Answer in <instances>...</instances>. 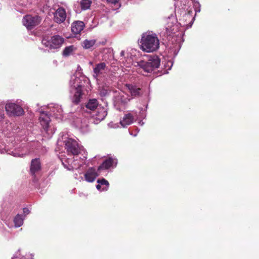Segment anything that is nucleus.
<instances>
[{"instance_id": "obj_1", "label": "nucleus", "mask_w": 259, "mask_h": 259, "mask_svg": "<svg viewBox=\"0 0 259 259\" xmlns=\"http://www.w3.org/2000/svg\"><path fill=\"white\" fill-rule=\"evenodd\" d=\"M140 42L141 49L147 53L153 52L159 47V40L156 34L143 36Z\"/></svg>"}, {"instance_id": "obj_2", "label": "nucleus", "mask_w": 259, "mask_h": 259, "mask_svg": "<svg viewBox=\"0 0 259 259\" xmlns=\"http://www.w3.org/2000/svg\"><path fill=\"white\" fill-rule=\"evenodd\" d=\"M160 59L157 56H151L148 61L141 60L137 62L138 66L145 72H151L155 69L158 68L160 65Z\"/></svg>"}, {"instance_id": "obj_3", "label": "nucleus", "mask_w": 259, "mask_h": 259, "mask_svg": "<svg viewBox=\"0 0 259 259\" xmlns=\"http://www.w3.org/2000/svg\"><path fill=\"white\" fill-rule=\"evenodd\" d=\"M64 42V38L59 35H55L52 37L45 36L43 37L42 44L50 49H55L60 48Z\"/></svg>"}, {"instance_id": "obj_4", "label": "nucleus", "mask_w": 259, "mask_h": 259, "mask_svg": "<svg viewBox=\"0 0 259 259\" xmlns=\"http://www.w3.org/2000/svg\"><path fill=\"white\" fill-rule=\"evenodd\" d=\"M41 18L38 15H26L23 17L22 22L28 30H31L39 25Z\"/></svg>"}, {"instance_id": "obj_5", "label": "nucleus", "mask_w": 259, "mask_h": 259, "mask_svg": "<svg viewBox=\"0 0 259 259\" xmlns=\"http://www.w3.org/2000/svg\"><path fill=\"white\" fill-rule=\"evenodd\" d=\"M65 148L69 155H78L80 153V149L78 143L72 139L64 141Z\"/></svg>"}, {"instance_id": "obj_6", "label": "nucleus", "mask_w": 259, "mask_h": 259, "mask_svg": "<svg viewBox=\"0 0 259 259\" xmlns=\"http://www.w3.org/2000/svg\"><path fill=\"white\" fill-rule=\"evenodd\" d=\"M5 109L10 116H20L24 113V110L20 106L13 103L7 104Z\"/></svg>"}, {"instance_id": "obj_7", "label": "nucleus", "mask_w": 259, "mask_h": 259, "mask_svg": "<svg viewBox=\"0 0 259 259\" xmlns=\"http://www.w3.org/2000/svg\"><path fill=\"white\" fill-rule=\"evenodd\" d=\"M66 18V11L62 7L58 8L54 14V20L58 24H61L64 22Z\"/></svg>"}, {"instance_id": "obj_8", "label": "nucleus", "mask_w": 259, "mask_h": 259, "mask_svg": "<svg viewBox=\"0 0 259 259\" xmlns=\"http://www.w3.org/2000/svg\"><path fill=\"white\" fill-rule=\"evenodd\" d=\"M107 69V65L104 62H101L96 64L93 69L94 73V76L97 78L98 77L103 74Z\"/></svg>"}, {"instance_id": "obj_9", "label": "nucleus", "mask_w": 259, "mask_h": 259, "mask_svg": "<svg viewBox=\"0 0 259 259\" xmlns=\"http://www.w3.org/2000/svg\"><path fill=\"white\" fill-rule=\"evenodd\" d=\"M85 27V24L81 21H75L71 24V31L75 34H80Z\"/></svg>"}, {"instance_id": "obj_10", "label": "nucleus", "mask_w": 259, "mask_h": 259, "mask_svg": "<svg viewBox=\"0 0 259 259\" xmlns=\"http://www.w3.org/2000/svg\"><path fill=\"white\" fill-rule=\"evenodd\" d=\"M83 87L84 86L81 84H77L75 88V92L72 98V102L75 104H78L80 102L83 95L82 89Z\"/></svg>"}, {"instance_id": "obj_11", "label": "nucleus", "mask_w": 259, "mask_h": 259, "mask_svg": "<svg viewBox=\"0 0 259 259\" xmlns=\"http://www.w3.org/2000/svg\"><path fill=\"white\" fill-rule=\"evenodd\" d=\"M41 169V163L39 158H35L31 160L30 171L32 175L34 176L35 174Z\"/></svg>"}, {"instance_id": "obj_12", "label": "nucleus", "mask_w": 259, "mask_h": 259, "mask_svg": "<svg viewBox=\"0 0 259 259\" xmlns=\"http://www.w3.org/2000/svg\"><path fill=\"white\" fill-rule=\"evenodd\" d=\"M98 176V174L94 167L89 168L84 174L85 179L88 182H94Z\"/></svg>"}, {"instance_id": "obj_13", "label": "nucleus", "mask_w": 259, "mask_h": 259, "mask_svg": "<svg viewBox=\"0 0 259 259\" xmlns=\"http://www.w3.org/2000/svg\"><path fill=\"white\" fill-rule=\"evenodd\" d=\"M128 90H130L131 96L132 98H139L141 97L143 94V91L142 89L137 87L136 85L128 84L127 85Z\"/></svg>"}, {"instance_id": "obj_14", "label": "nucleus", "mask_w": 259, "mask_h": 259, "mask_svg": "<svg viewBox=\"0 0 259 259\" xmlns=\"http://www.w3.org/2000/svg\"><path fill=\"white\" fill-rule=\"evenodd\" d=\"M39 122L43 128L47 131L49 126L50 118L49 115L45 112H41L39 116Z\"/></svg>"}, {"instance_id": "obj_15", "label": "nucleus", "mask_w": 259, "mask_h": 259, "mask_svg": "<svg viewBox=\"0 0 259 259\" xmlns=\"http://www.w3.org/2000/svg\"><path fill=\"white\" fill-rule=\"evenodd\" d=\"M115 160V159L111 157H109L108 158L105 160L102 164L98 167V170L100 171L101 170L109 169L113 165Z\"/></svg>"}, {"instance_id": "obj_16", "label": "nucleus", "mask_w": 259, "mask_h": 259, "mask_svg": "<svg viewBox=\"0 0 259 259\" xmlns=\"http://www.w3.org/2000/svg\"><path fill=\"white\" fill-rule=\"evenodd\" d=\"M134 120L133 115L131 113L126 114L122 120L120 121V124L122 127H125L127 125L132 124Z\"/></svg>"}, {"instance_id": "obj_17", "label": "nucleus", "mask_w": 259, "mask_h": 259, "mask_svg": "<svg viewBox=\"0 0 259 259\" xmlns=\"http://www.w3.org/2000/svg\"><path fill=\"white\" fill-rule=\"evenodd\" d=\"M98 105L99 103L97 100L93 99L89 100L85 106L88 109L94 111L97 108Z\"/></svg>"}, {"instance_id": "obj_18", "label": "nucleus", "mask_w": 259, "mask_h": 259, "mask_svg": "<svg viewBox=\"0 0 259 259\" xmlns=\"http://www.w3.org/2000/svg\"><path fill=\"white\" fill-rule=\"evenodd\" d=\"M96 42V39H85L81 42V46L84 49H90L93 47Z\"/></svg>"}, {"instance_id": "obj_19", "label": "nucleus", "mask_w": 259, "mask_h": 259, "mask_svg": "<svg viewBox=\"0 0 259 259\" xmlns=\"http://www.w3.org/2000/svg\"><path fill=\"white\" fill-rule=\"evenodd\" d=\"M107 115V112L104 108L101 107L98 109L97 116L99 120L104 119Z\"/></svg>"}, {"instance_id": "obj_20", "label": "nucleus", "mask_w": 259, "mask_h": 259, "mask_svg": "<svg viewBox=\"0 0 259 259\" xmlns=\"http://www.w3.org/2000/svg\"><path fill=\"white\" fill-rule=\"evenodd\" d=\"M15 225L17 227L21 226L23 224V219L22 216L19 214L16 215L14 220Z\"/></svg>"}, {"instance_id": "obj_21", "label": "nucleus", "mask_w": 259, "mask_h": 259, "mask_svg": "<svg viewBox=\"0 0 259 259\" xmlns=\"http://www.w3.org/2000/svg\"><path fill=\"white\" fill-rule=\"evenodd\" d=\"M92 3L91 0H81L80 3L81 9L85 10L89 9Z\"/></svg>"}, {"instance_id": "obj_22", "label": "nucleus", "mask_w": 259, "mask_h": 259, "mask_svg": "<svg viewBox=\"0 0 259 259\" xmlns=\"http://www.w3.org/2000/svg\"><path fill=\"white\" fill-rule=\"evenodd\" d=\"M74 50V47L73 46H70L66 47L63 52V55L64 56H68Z\"/></svg>"}, {"instance_id": "obj_23", "label": "nucleus", "mask_w": 259, "mask_h": 259, "mask_svg": "<svg viewBox=\"0 0 259 259\" xmlns=\"http://www.w3.org/2000/svg\"><path fill=\"white\" fill-rule=\"evenodd\" d=\"M97 183L100 184L101 185H106L107 186H109V183L106 179L104 178H102L101 179H98L97 180Z\"/></svg>"}, {"instance_id": "obj_24", "label": "nucleus", "mask_w": 259, "mask_h": 259, "mask_svg": "<svg viewBox=\"0 0 259 259\" xmlns=\"http://www.w3.org/2000/svg\"><path fill=\"white\" fill-rule=\"evenodd\" d=\"M5 117L4 112L3 110L0 109V122L2 121Z\"/></svg>"}, {"instance_id": "obj_25", "label": "nucleus", "mask_w": 259, "mask_h": 259, "mask_svg": "<svg viewBox=\"0 0 259 259\" xmlns=\"http://www.w3.org/2000/svg\"><path fill=\"white\" fill-rule=\"evenodd\" d=\"M119 0H107L108 2L114 4H116V3H117L119 2Z\"/></svg>"}, {"instance_id": "obj_26", "label": "nucleus", "mask_w": 259, "mask_h": 259, "mask_svg": "<svg viewBox=\"0 0 259 259\" xmlns=\"http://www.w3.org/2000/svg\"><path fill=\"white\" fill-rule=\"evenodd\" d=\"M23 212L24 214H28L29 213V210L27 208H23Z\"/></svg>"}, {"instance_id": "obj_27", "label": "nucleus", "mask_w": 259, "mask_h": 259, "mask_svg": "<svg viewBox=\"0 0 259 259\" xmlns=\"http://www.w3.org/2000/svg\"><path fill=\"white\" fill-rule=\"evenodd\" d=\"M101 185L98 183V184L96 185V188L98 190H100L101 189Z\"/></svg>"}, {"instance_id": "obj_28", "label": "nucleus", "mask_w": 259, "mask_h": 259, "mask_svg": "<svg viewBox=\"0 0 259 259\" xmlns=\"http://www.w3.org/2000/svg\"><path fill=\"white\" fill-rule=\"evenodd\" d=\"M101 95H103V96H105L107 94V92H101Z\"/></svg>"}, {"instance_id": "obj_29", "label": "nucleus", "mask_w": 259, "mask_h": 259, "mask_svg": "<svg viewBox=\"0 0 259 259\" xmlns=\"http://www.w3.org/2000/svg\"><path fill=\"white\" fill-rule=\"evenodd\" d=\"M12 259H19V258L18 257H14V258H13Z\"/></svg>"}]
</instances>
